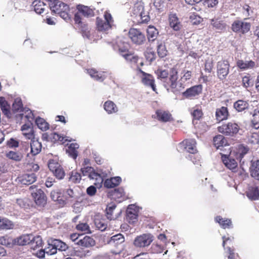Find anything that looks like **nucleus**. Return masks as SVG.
Returning <instances> with one entry per match:
<instances>
[{
  "label": "nucleus",
  "instance_id": "f257e3e1",
  "mask_svg": "<svg viewBox=\"0 0 259 259\" xmlns=\"http://www.w3.org/2000/svg\"><path fill=\"white\" fill-rule=\"evenodd\" d=\"M155 72L157 79L161 81L167 91L170 90L174 94H178V91L180 90L182 84H177L178 71L176 66L170 68L169 71L159 69Z\"/></svg>",
  "mask_w": 259,
  "mask_h": 259
},
{
  "label": "nucleus",
  "instance_id": "f03ea898",
  "mask_svg": "<svg viewBox=\"0 0 259 259\" xmlns=\"http://www.w3.org/2000/svg\"><path fill=\"white\" fill-rule=\"evenodd\" d=\"M50 7L52 11L67 21L70 19L68 12L69 7L66 4L59 0H50Z\"/></svg>",
  "mask_w": 259,
  "mask_h": 259
},
{
  "label": "nucleus",
  "instance_id": "7ed1b4c3",
  "mask_svg": "<svg viewBox=\"0 0 259 259\" xmlns=\"http://www.w3.org/2000/svg\"><path fill=\"white\" fill-rule=\"evenodd\" d=\"M114 25V20L111 14L107 11L104 13L103 19L100 17L96 18V26L100 31L109 30Z\"/></svg>",
  "mask_w": 259,
  "mask_h": 259
},
{
  "label": "nucleus",
  "instance_id": "20e7f679",
  "mask_svg": "<svg viewBox=\"0 0 259 259\" xmlns=\"http://www.w3.org/2000/svg\"><path fill=\"white\" fill-rule=\"evenodd\" d=\"M77 12L74 15L75 23H81V17L89 18L94 16V10L90 7L83 5H78L76 6Z\"/></svg>",
  "mask_w": 259,
  "mask_h": 259
},
{
  "label": "nucleus",
  "instance_id": "39448f33",
  "mask_svg": "<svg viewBox=\"0 0 259 259\" xmlns=\"http://www.w3.org/2000/svg\"><path fill=\"white\" fill-rule=\"evenodd\" d=\"M196 142L194 139H186L180 143L178 147V151H186L190 154H195L197 152Z\"/></svg>",
  "mask_w": 259,
  "mask_h": 259
},
{
  "label": "nucleus",
  "instance_id": "423d86ee",
  "mask_svg": "<svg viewBox=\"0 0 259 259\" xmlns=\"http://www.w3.org/2000/svg\"><path fill=\"white\" fill-rule=\"evenodd\" d=\"M153 240V236L150 233L143 234L136 237L134 241V244L136 247H147Z\"/></svg>",
  "mask_w": 259,
  "mask_h": 259
},
{
  "label": "nucleus",
  "instance_id": "0eeeda50",
  "mask_svg": "<svg viewBox=\"0 0 259 259\" xmlns=\"http://www.w3.org/2000/svg\"><path fill=\"white\" fill-rule=\"evenodd\" d=\"M137 74L141 78L142 82L145 85L150 87L153 91H155L156 86L154 83V78L152 75L143 71L139 68Z\"/></svg>",
  "mask_w": 259,
  "mask_h": 259
},
{
  "label": "nucleus",
  "instance_id": "6e6552de",
  "mask_svg": "<svg viewBox=\"0 0 259 259\" xmlns=\"http://www.w3.org/2000/svg\"><path fill=\"white\" fill-rule=\"evenodd\" d=\"M218 131L226 135L233 136L238 132L239 126L235 122H230L218 127Z\"/></svg>",
  "mask_w": 259,
  "mask_h": 259
},
{
  "label": "nucleus",
  "instance_id": "1a4fd4ad",
  "mask_svg": "<svg viewBox=\"0 0 259 259\" xmlns=\"http://www.w3.org/2000/svg\"><path fill=\"white\" fill-rule=\"evenodd\" d=\"M128 36L133 43L138 45H142L146 40L144 34L140 30L135 28L130 29Z\"/></svg>",
  "mask_w": 259,
  "mask_h": 259
},
{
  "label": "nucleus",
  "instance_id": "9d476101",
  "mask_svg": "<svg viewBox=\"0 0 259 259\" xmlns=\"http://www.w3.org/2000/svg\"><path fill=\"white\" fill-rule=\"evenodd\" d=\"M250 23L240 20L235 21L232 24V29L235 32L245 34L250 29Z\"/></svg>",
  "mask_w": 259,
  "mask_h": 259
},
{
  "label": "nucleus",
  "instance_id": "9b49d317",
  "mask_svg": "<svg viewBox=\"0 0 259 259\" xmlns=\"http://www.w3.org/2000/svg\"><path fill=\"white\" fill-rule=\"evenodd\" d=\"M229 64L226 60L219 61L217 63V75L221 80L225 79L229 72Z\"/></svg>",
  "mask_w": 259,
  "mask_h": 259
},
{
  "label": "nucleus",
  "instance_id": "f8f14e48",
  "mask_svg": "<svg viewBox=\"0 0 259 259\" xmlns=\"http://www.w3.org/2000/svg\"><path fill=\"white\" fill-rule=\"evenodd\" d=\"M31 195L37 205L44 207L47 204V196L41 189H36L35 191L31 192Z\"/></svg>",
  "mask_w": 259,
  "mask_h": 259
},
{
  "label": "nucleus",
  "instance_id": "ddd939ff",
  "mask_svg": "<svg viewBox=\"0 0 259 259\" xmlns=\"http://www.w3.org/2000/svg\"><path fill=\"white\" fill-rule=\"evenodd\" d=\"M126 221L129 224H134L138 221V210L135 205H128L126 209Z\"/></svg>",
  "mask_w": 259,
  "mask_h": 259
},
{
  "label": "nucleus",
  "instance_id": "4468645a",
  "mask_svg": "<svg viewBox=\"0 0 259 259\" xmlns=\"http://www.w3.org/2000/svg\"><path fill=\"white\" fill-rule=\"evenodd\" d=\"M36 180V176L34 173L25 174L20 177H18L16 181L22 185H29Z\"/></svg>",
  "mask_w": 259,
  "mask_h": 259
},
{
  "label": "nucleus",
  "instance_id": "2eb2a0df",
  "mask_svg": "<svg viewBox=\"0 0 259 259\" xmlns=\"http://www.w3.org/2000/svg\"><path fill=\"white\" fill-rule=\"evenodd\" d=\"M128 45L125 44L123 48L119 47V52L125 60L132 63H138L139 59L138 57L132 54L128 53Z\"/></svg>",
  "mask_w": 259,
  "mask_h": 259
},
{
  "label": "nucleus",
  "instance_id": "dca6fc26",
  "mask_svg": "<svg viewBox=\"0 0 259 259\" xmlns=\"http://www.w3.org/2000/svg\"><path fill=\"white\" fill-rule=\"evenodd\" d=\"M202 86L201 84L193 86L183 93V95L187 98L194 97L201 93Z\"/></svg>",
  "mask_w": 259,
  "mask_h": 259
},
{
  "label": "nucleus",
  "instance_id": "f3484780",
  "mask_svg": "<svg viewBox=\"0 0 259 259\" xmlns=\"http://www.w3.org/2000/svg\"><path fill=\"white\" fill-rule=\"evenodd\" d=\"M144 11L143 4L142 3H138L135 4L131 12V16L134 17V21L136 22L138 18L142 15Z\"/></svg>",
  "mask_w": 259,
  "mask_h": 259
},
{
  "label": "nucleus",
  "instance_id": "a211bd4d",
  "mask_svg": "<svg viewBox=\"0 0 259 259\" xmlns=\"http://www.w3.org/2000/svg\"><path fill=\"white\" fill-rule=\"evenodd\" d=\"M87 73L93 79L97 81L102 82L106 78L105 72L98 71L95 69H88Z\"/></svg>",
  "mask_w": 259,
  "mask_h": 259
},
{
  "label": "nucleus",
  "instance_id": "6ab92c4d",
  "mask_svg": "<svg viewBox=\"0 0 259 259\" xmlns=\"http://www.w3.org/2000/svg\"><path fill=\"white\" fill-rule=\"evenodd\" d=\"M87 73L93 79L97 81L102 82L106 78L105 72L98 71L95 69H88Z\"/></svg>",
  "mask_w": 259,
  "mask_h": 259
},
{
  "label": "nucleus",
  "instance_id": "aec40b11",
  "mask_svg": "<svg viewBox=\"0 0 259 259\" xmlns=\"http://www.w3.org/2000/svg\"><path fill=\"white\" fill-rule=\"evenodd\" d=\"M32 234H25L13 240V243L18 245H26L30 243Z\"/></svg>",
  "mask_w": 259,
  "mask_h": 259
},
{
  "label": "nucleus",
  "instance_id": "412c9836",
  "mask_svg": "<svg viewBox=\"0 0 259 259\" xmlns=\"http://www.w3.org/2000/svg\"><path fill=\"white\" fill-rule=\"evenodd\" d=\"M215 222L218 223L220 227L224 229H231L233 228V224L231 219L223 218L218 215L214 218Z\"/></svg>",
  "mask_w": 259,
  "mask_h": 259
},
{
  "label": "nucleus",
  "instance_id": "4be33fe9",
  "mask_svg": "<svg viewBox=\"0 0 259 259\" xmlns=\"http://www.w3.org/2000/svg\"><path fill=\"white\" fill-rule=\"evenodd\" d=\"M192 77V72L189 70L183 69L181 72V76L179 81H177V84H182L180 90L178 91V93L181 91L185 88L184 83L185 81L189 80Z\"/></svg>",
  "mask_w": 259,
  "mask_h": 259
},
{
  "label": "nucleus",
  "instance_id": "5701e85b",
  "mask_svg": "<svg viewBox=\"0 0 259 259\" xmlns=\"http://www.w3.org/2000/svg\"><path fill=\"white\" fill-rule=\"evenodd\" d=\"M21 131L23 135L27 139H33L34 137L32 124L31 123H27L21 126Z\"/></svg>",
  "mask_w": 259,
  "mask_h": 259
},
{
  "label": "nucleus",
  "instance_id": "b1692460",
  "mask_svg": "<svg viewBox=\"0 0 259 259\" xmlns=\"http://www.w3.org/2000/svg\"><path fill=\"white\" fill-rule=\"evenodd\" d=\"M30 140V153L34 156L40 153L42 145L41 143L37 139H35L34 137Z\"/></svg>",
  "mask_w": 259,
  "mask_h": 259
},
{
  "label": "nucleus",
  "instance_id": "393cba45",
  "mask_svg": "<svg viewBox=\"0 0 259 259\" xmlns=\"http://www.w3.org/2000/svg\"><path fill=\"white\" fill-rule=\"evenodd\" d=\"M249 169L251 176L259 180V160H252Z\"/></svg>",
  "mask_w": 259,
  "mask_h": 259
},
{
  "label": "nucleus",
  "instance_id": "a878e982",
  "mask_svg": "<svg viewBox=\"0 0 259 259\" xmlns=\"http://www.w3.org/2000/svg\"><path fill=\"white\" fill-rule=\"evenodd\" d=\"M76 244L84 247H90L95 244V241L93 238L90 236H85L82 239H79Z\"/></svg>",
  "mask_w": 259,
  "mask_h": 259
},
{
  "label": "nucleus",
  "instance_id": "bb28decb",
  "mask_svg": "<svg viewBox=\"0 0 259 259\" xmlns=\"http://www.w3.org/2000/svg\"><path fill=\"white\" fill-rule=\"evenodd\" d=\"M156 114L157 119L161 122H166L169 121L171 119V115L168 111L158 110Z\"/></svg>",
  "mask_w": 259,
  "mask_h": 259
},
{
  "label": "nucleus",
  "instance_id": "cd10ccee",
  "mask_svg": "<svg viewBox=\"0 0 259 259\" xmlns=\"http://www.w3.org/2000/svg\"><path fill=\"white\" fill-rule=\"evenodd\" d=\"M0 107L3 113L7 117L10 118L11 116L10 111V105L6 100L4 97H0Z\"/></svg>",
  "mask_w": 259,
  "mask_h": 259
},
{
  "label": "nucleus",
  "instance_id": "c85d7f7f",
  "mask_svg": "<svg viewBox=\"0 0 259 259\" xmlns=\"http://www.w3.org/2000/svg\"><path fill=\"white\" fill-rule=\"evenodd\" d=\"M121 182V178L120 177H115L106 179L104 183V186L107 188H112L117 186Z\"/></svg>",
  "mask_w": 259,
  "mask_h": 259
},
{
  "label": "nucleus",
  "instance_id": "c756f323",
  "mask_svg": "<svg viewBox=\"0 0 259 259\" xmlns=\"http://www.w3.org/2000/svg\"><path fill=\"white\" fill-rule=\"evenodd\" d=\"M237 66L242 70L250 69L254 68L255 66V63L251 60L243 61L239 60L237 62Z\"/></svg>",
  "mask_w": 259,
  "mask_h": 259
},
{
  "label": "nucleus",
  "instance_id": "7c9ffc66",
  "mask_svg": "<svg viewBox=\"0 0 259 259\" xmlns=\"http://www.w3.org/2000/svg\"><path fill=\"white\" fill-rule=\"evenodd\" d=\"M228 115L227 108L225 107H222L221 108L217 109L215 111L216 119L219 121L227 119Z\"/></svg>",
  "mask_w": 259,
  "mask_h": 259
},
{
  "label": "nucleus",
  "instance_id": "2f4dec72",
  "mask_svg": "<svg viewBox=\"0 0 259 259\" xmlns=\"http://www.w3.org/2000/svg\"><path fill=\"white\" fill-rule=\"evenodd\" d=\"M222 160L225 166L230 169L234 170L237 166V163L234 158L224 155L222 156Z\"/></svg>",
  "mask_w": 259,
  "mask_h": 259
},
{
  "label": "nucleus",
  "instance_id": "473e14b6",
  "mask_svg": "<svg viewBox=\"0 0 259 259\" xmlns=\"http://www.w3.org/2000/svg\"><path fill=\"white\" fill-rule=\"evenodd\" d=\"M246 195L249 199L256 200L259 199V191L256 186L249 187L246 192Z\"/></svg>",
  "mask_w": 259,
  "mask_h": 259
},
{
  "label": "nucleus",
  "instance_id": "72a5a7b5",
  "mask_svg": "<svg viewBox=\"0 0 259 259\" xmlns=\"http://www.w3.org/2000/svg\"><path fill=\"white\" fill-rule=\"evenodd\" d=\"M213 144L217 149H220L224 146H228L226 139L224 136L219 135L213 138Z\"/></svg>",
  "mask_w": 259,
  "mask_h": 259
},
{
  "label": "nucleus",
  "instance_id": "f704fd0d",
  "mask_svg": "<svg viewBox=\"0 0 259 259\" xmlns=\"http://www.w3.org/2000/svg\"><path fill=\"white\" fill-rule=\"evenodd\" d=\"M104 109L108 114L115 113L118 110L116 104L110 100L107 101L104 103Z\"/></svg>",
  "mask_w": 259,
  "mask_h": 259
},
{
  "label": "nucleus",
  "instance_id": "c9c22d12",
  "mask_svg": "<svg viewBox=\"0 0 259 259\" xmlns=\"http://www.w3.org/2000/svg\"><path fill=\"white\" fill-rule=\"evenodd\" d=\"M79 148V145L77 143H72L68 148L66 149V153H68V155L75 159L78 156L77 149Z\"/></svg>",
  "mask_w": 259,
  "mask_h": 259
},
{
  "label": "nucleus",
  "instance_id": "e433bc0d",
  "mask_svg": "<svg viewBox=\"0 0 259 259\" xmlns=\"http://www.w3.org/2000/svg\"><path fill=\"white\" fill-rule=\"evenodd\" d=\"M124 242V237L120 233L112 236L108 241V243L117 246Z\"/></svg>",
  "mask_w": 259,
  "mask_h": 259
},
{
  "label": "nucleus",
  "instance_id": "4c0bfd02",
  "mask_svg": "<svg viewBox=\"0 0 259 259\" xmlns=\"http://www.w3.org/2000/svg\"><path fill=\"white\" fill-rule=\"evenodd\" d=\"M169 25L174 30H179L182 25H181L178 18L175 15H170L169 18Z\"/></svg>",
  "mask_w": 259,
  "mask_h": 259
},
{
  "label": "nucleus",
  "instance_id": "58836bf2",
  "mask_svg": "<svg viewBox=\"0 0 259 259\" xmlns=\"http://www.w3.org/2000/svg\"><path fill=\"white\" fill-rule=\"evenodd\" d=\"M234 107L238 112H242L248 109L249 104L247 102L240 100L234 103Z\"/></svg>",
  "mask_w": 259,
  "mask_h": 259
},
{
  "label": "nucleus",
  "instance_id": "ea45409f",
  "mask_svg": "<svg viewBox=\"0 0 259 259\" xmlns=\"http://www.w3.org/2000/svg\"><path fill=\"white\" fill-rule=\"evenodd\" d=\"M52 245L55 246L57 250L63 251L66 250L68 246L63 241L59 239H53L52 240Z\"/></svg>",
  "mask_w": 259,
  "mask_h": 259
},
{
  "label": "nucleus",
  "instance_id": "a19ab883",
  "mask_svg": "<svg viewBox=\"0 0 259 259\" xmlns=\"http://www.w3.org/2000/svg\"><path fill=\"white\" fill-rule=\"evenodd\" d=\"M32 6L36 13L41 14L44 11L45 5L40 0H35L32 2Z\"/></svg>",
  "mask_w": 259,
  "mask_h": 259
},
{
  "label": "nucleus",
  "instance_id": "79ce46f5",
  "mask_svg": "<svg viewBox=\"0 0 259 259\" xmlns=\"http://www.w3.org/2000/svg\"><path fill=\"white\" fill-rule=\"evenodd\" d=\"M13 223L7 218L0 217V230H8L13 228Z\"/></svg>",
  "mask_w": 259,
  "mask_h": 259
},
{
  "label": "nucleus",
  "instance_id": "37998d69",
  "mask_svg": "<svg viewBox=\"0 0 259 259\" xmlns=\"http://www.w3.org/2000/svg\"><path fill=\"white\" fill-rule=\"evenodd\" d=\"M31 238L32 240L30 242V244L33 250H35L37 248H39L42 246V240L40 236H33L32 235Z\"/></svg>",
  "mask_w": 259,
  "mask_h": 259
},
{
  "label": "nucleus",
  "instance_id": "c03bdc74",
  "mask_svg": "<svg viewBox=\"0 0 259 259\" xmlns=\"http://www.w3.org/2000/svg\"><path fill=\"white\" fill-rule=\"evenodd\" d=\"M147 36L149 41H153L156 38L158 32L157 30L152 26H149L147 30Z\"/></svg>",
  "mask_w": 259,
  "mask_h": 259
},
{
  "label": "nucleus",
  "instance_id": "a18cd8bd",
  "mask_svg": "<svg viewBox=\"0 0 259 259\" xmlns=\"http://www.w3.org/2000/svg\"><path fill=\"white\" fill-rule=\"evenodd\" d=\"M252 114V118L251 121L253 126L257 129L259 128V110L254 109Z\"/></svg>",
  "mask_w": 259,
  "mask_h": 259
},
{
  "label": "nucleus",
  "instance_id": "49530a36",
  "mask_svg": "<svg viewBox=\"0 0 259 259\" xmlns=\"http://www.w3.org/2000/svg\"><path fill=\"white\" fill-rule=\"evenodd\" d=\"M254 82L253 77L249 75H245L242 78V85L245 88L252 87L254 84Z\"/></svg>",
  "mask_w": 259,
  "mask_h": 259
},
{
  "label": "nucleus",
  "instance_id": "de8ad7c7",
  "mask_svg": "<svg viewBox=\"0 0 259 259\" xmlns=\"http://www.w3.org/2000/svg\"><path fill=\"white\" fill-rule=\"evenodd\" d=\"M35 123L37 124L38 127L42 131H46L49 128V125L44 119L37 117L35 119Z\"/></svg>",
  "mask_w": 259,
  "mask_h": 259
},
{
  "label": "nucleus",
  "instance_id": "09e8293b",
  "mask_svg": "<svg viewBox=\"0 0 259 259\" xmlns=\"http://www.w3.org/2000/svg\"><path fill=\"white\" fill-rule=\"evenodd\" d=\"M81 179V176L80 173L77 171H72L69 177V180L75 184L79 183Z\"/></svg>",
  "mask_w": 259,
  "mask_h": 259
},
{
  "label": "nucleus",
  "instance_id": "8fccbe9b",
  "mask_svg": "<svg viewBox=\"0 0 259 259\" xmlns=\"http://www.w3.org/2000/svg\"><path fill=\"white\" fill-rule=\"evenodd\" d=\"M78 231L83 232L84 233H91L90 228L89 225L86 223H80L76 226Z\"/></svg>",
  "mask_w": 259,
  "mask_h": 259
},
{
  "label": "nucleus",
  "instance_id": "3c124183",
  "mask_svg": "<svg viewBox=\"0 0 259 259\" xmlns=\"http://www.w3.org/2000/svg\"><path fill=\"white\" fill-rule=\"evenodd\" d=\"M211 24L213 27L218 30H223L225 29L226 26V24L223 21L214 19L211 20Z\"/></svg>",
  "mask_w": 259,
  "mask_h": 259
},
{
  "label": "nucleus",
  "instance_id": "603ef678",
  "mask_svg": "<svg viewBox=\"0 0 259 259\" xmlns=\"http://www.w3.org/2000/svg\"><path fill=\"white\" fill-rule=\"evenodd\" d=\"M23 105L22 101L20 98H16L12 105L13 110L15 112H20L22 110Z\"/></svg>",
  "mask_w": 259,
  "mask_h": 259
},
{
  "label": "nucleus",
  "instance_id": "864d4df0",
  "mask_svg": "<svg viewBox=\"0 0 259 259\" xmlns=\"http://www.w3.org/2000/svg\"><path fill=\"white\" fill-rule=\"evenodd\" d=\"M95 224L96 228L101 231L105 230L107 227V224L104 220L96 219L95 220Z\"/></svg>",
  "mask_w": 259,
  "mask_h": 259
},
{
  "label": "nucleus",
  "instance_id": "5fc2aeb1",
  "mask_svg": "<svg viewBox=\"0 0 259 259\" xmlns=\"http://www.w3.org/2000/svg\"><path fill=\"white\" fill-rule=\"evenodd\" d=\"M7 156L10 159L14 160L15 161H20L23 157L21 154H19L14 151L9 152L7 154Z\"/></svg>",
  "mask_w": 259,
  "mask_h": 259
},
{
  "label": "nucleus",
  "instance_id": "6e6d98bb",
  "mask_svg": "<svg viewBox=\"0 0 259 259\" xmlns=\"http://www.w3.org/2000/svg\"><path fill=\"white\" fill-rule=\"evenodd\" d=\"M79 24L81 25V31L82 36L84 38L90 39V32L89 30L88 26L85 24H83L81 22Z\"/></svg>",
  "mask_w": 259,
  "mask_h": 259
},
{
  "label": "nucleus",
  "instance_id": "4d7b16f0",
  "mask_svg": "<svg viewBox=\"0 0 259 259\" xmlns=\"http://www.w3.org/2000/svg\"><path fill=\"white\" fill-rule=\"evenodd\" d=\"M74 196V193L71 189H67L63 191V197H64L69 203V199L72 198Z\"/></svg>",
  "mask_w": 259,
  "mask_h": 259
},
{
  "label": "nucleus",
  "instance_id": "13d9d810",
  "mask_svg": "<svg viewBox=\"0 0 259 259\" xmlns=\"http://www.w3.org/2000/svg\"><path fill=\"white\" fill-rule=\"evenodd\" d=\"M53 173L58 179H62L65 176V172L60 166L57 167L55 169H54Z\"/></svg>",
  "mask_w": 259,
  "mask_h": 259
},
{
  "label": "nucleus",
  "instance_id": "bf43d9fd",
  "mask_svg": "<svg viewBox=\"0 0 259 259\" xmlns=\"http://www.w3.org/2000/svg\"><path fill=\"white\" fill-rule=\"evenodd\" d=\"M116 208V205L114 203H111L107 205L106 208V213L108 219L112 220V213Z\"/></svg>",
  "mask_w": 259,
  "mask_h": 259
},
{
  "label": "nucleus",
  "instance_id": "052dcab7",
  "mask_svg": "<svg viewBox=\"0 0 259 259\" xmlns=\"http://www.w3.org/2000/svg\"><path fill=\"white\" fill-rule=\"evenodd\" d=\"M157 53L161 58L164 57L167 55V50L164 45L160 44L157 47Z\"/></svg>",
  "mask_w": 259,
  "mask_h": 259
},
{
  "label": "nucleus",
  "instance_id": "680f3d73",
  "mask_svg": "<svg viewBox=\"0 0 259 259\" xmlns=\"http://www.w3.org/2000/svg\"><path fill=\"white\" fill-rule=\"evenodd\" d=\"M150 20V17L149 15L147 14V13L145 11L143 12V14L142 15L140 16L137 20H136V22L137 23H146L148 22Z\"/></svg>",
  "mask_w": 259,
  "mask_h": 259
},
{
  "label": "nucleus",
  "instance_id": "e2e57ef3",
  "mask_svg": "<svg viewBox=\"0 0 259 259\" xmlns=\"http://www.w3.org/2000/svg\"><path fill=\"white\" fill-rule=\"evenodd\" d=\"M88 177L91 180L95 179L96 180H99V181L101 182V183H102L103 181V178H102V177L99 174L96 172L95 171V170L94 168H93V171H91V172L90 174Z\"/></svg>",
  "mask_w": 259,
  "mask_h": 259
},
{
  "label": "nucleus",
  "instance_id": "0e129e2a",
  "mask_svg": "<svg viewBox=\"0 0 259 259\" xmlns=\"http://www.w3.org/2000/svg\"><path fill=\"white\" fill-rule=\"evenodd\" d=\"M12 239L8 236H2L0 237V244L5 246H10L11 244Z\"/></svg>",
  "mask_w": 259,
  "mask_h": 259
},
{
  "label": "nucleus",
  "instance_id": "69168bd1",
  "mask_svg": "<svg viewBox=\"0 0 259 259\" xmlns=\"http://www.w3.org/2000/svg\"><path fill=\"white\" fill-rule=\"evenodd\" d=\"M249 149L247 146L240 145L238 149V152L239 154V158H242L243 156L247 153Z\"/></svg>",
  "mask_w": 259,
  "mask_h": 259
},
{
  "label": "nucleus",
  "instance_id": "338daca9",
  "mask_svg": "<svg viewBox=\"0 0 259 259\" xmlns=\"http://www.w3.org/2000/svg\"><path fill=\"white\" fill-rule=\"evenodd\" d=\"M93 168L89 166L82 167L80 169V171L83 176L89 177L90 174L91 172V171H93Z\"/></svg>",
  "mask_w": 259,
  "mask_h": 259
},
{
  "label": "nucleus",
  "instance_id": "774afa93",
  "mask_svg": "<svg viewBox=\"0 0 259 259\" xmlns=\"http://www.w3.org/2000/svg\"><path fill=\"white\" fill-rule=\"evenodd\" d=\"M151 250L153 253H160L162 252L163 248L160 245L156 244L152 245Z\"/></svg>",
  "mask_w": 259,
  "mask_h": 259
}]
</instances>
